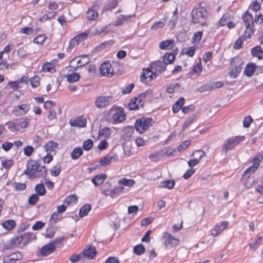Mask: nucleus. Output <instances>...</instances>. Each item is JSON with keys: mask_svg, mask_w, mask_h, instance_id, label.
<instances>
[{"mask_svg": "<svg viewBox=\"0 0 263 263\" xmlns=\"http://www.w3.org/2000/svg\"><path fill=\"white\" fill-rule=\"evenodd\" d=\"M47 169L45 166L39 165L37 162L31 161L27 165V169L24 173L29 176L30 178H39L45 176Z\"/></svg>", "mask_w": 263, "mask_h": 263, "instance_id": "nucleus-1", "label": "nucleus"}, {"mask_svg": "<svg viewBox=\"0 0 263 263\" xmlns=\"http://www.w3.org/2000/svg\"><path fill=\"white\" fill-rule=\"evenodd\" d=\"M207 17L208 12L203 7L196 8L192 10V22L194 24H198L202 26H207Z\"/></svg>", "mask_w": 263, "mask_h": 263, "instance_id": "nucleus-2", "label": "nucleus"}, {"mask_svg": "<svg viewBox=\"0 0 263 263\" xmlns=\"http://www.w3.org/2000/svg\"><path fill=\"white\" fill-rule=\"evenodd\" d=\"M242 20L246 27L245 30L246 36L250 39L254 31L253 29L254 19L253 16L248 12H246L242 16Z\"/></svg>", "mask_w": 263, "mask_h": 263, "instance_id": "nucleus-3", "label": "nucleus"}, {"mask_svg": "<svg viewBox=\"0 0 263 263\" xmlns=\"http://www.w3.org/2000/svg\"><path fill=\"white\" fill-rule=\"evenodd\" d=\"M245 139V137L238 136L228 138L226 143L223 145L222 152L227 153L232 150L235 146Z\"/></svg>", "mask_w": 263, "mask_h": 263, "instance_id": "nucleus-4", "label": "nucleus"}, {"mask_svg": "<svg viewBox=\"0 0 263 263\" xmlns=\"http://www.w3.org/2000/svg\"><path fill=\"white\" fill-rule=\"evenodd\" d=\"M34 235L30 233H26L24 234L15 237L11 239V242L15 246H26L31 240L35 239Z\"/></svg>", "mask_w": 263, "mask_h": 263, "instance_id": "nucleus-5", "label": "nucleus"}, {"mask_svg": "<svg viewBox=\"0 0 263 263\" xmlns=\"http://www.w3.org/2000/svg\"><path fill=\"white\" fill-rule=\"evenodd\" d=\"M243 64L242 60L239 58L236 57L231 60L229 74L232 78H236L238 76L241 70Z\"/></svg>", "mask_w": 263, "mask_h": 263, "instance_id": "nucleus-6", "label": "nucleus"}, {"mask_svg": "<svg viewBox=\"0 0 263 263\" xmlns=\"http://www.w3.org/2000/svg\"><path fill=\"white\" fill-rule=\"evenodd\" d=\"M109 112V114L112 115L115 123H120L125 120V114L123 111L120 110L117 106H114L110 109Z\"/></svg>", "mask_w": 263, "mask_h": 263, "instance_id": "nucleus-7", "label": "nucleus"}, {"mask_svg": "<svg viewBox=\"0 0 263 263\" xmlns=\"http://www.w3.org/2000/svg\"><path fill=\"white\" fill-rule=\"evenodd\" d=\"M152 121L151 118H143L137 120L135 124V128L138 132L143 133L151 125Z\"/></svg>", "mask_w": 263, "mask_h": 263, "instance_id": "nucleus-8", "label": "nucleus"}, {"mask_svg": "<svg viewBox=\"0 0 263 263\" xmlns=\"http://www.w3.org/2000/svg\"><path fill=\"white\" fill-rule=\"evenodd\" d=\"M228 226L229 222L227 221H222L217 223L211 230V235L213 237L219 236L222 232L228 228Z\"/></svg>", "mask_w": 263, "mask_h": 263, "instance_id": "nucleus-9", "label": "nucleus"}, {"mask_svg": "<svg viewBox=\"0 0 263 263\" xmlns=\"http://www.w3.org/2000/svg\"><path fill=\"white\" fill-rule=\"evenodd\" d=\"M113 99L112 96H100L95 101V105L98 108H105L110 105Z\"/></svg>", "mask_w": 263, "mask_h": 263, "instance_id": "nucleus-10", "label": "nucleus"}, {"mask_svg": "<svg viewBox=\"0 0 263 263\" xmlns=\"http://www.w3.org/2000/svg\"><path fill=\"white\" fill-rule=\"evenodd\" d=\"M263 159V155L262 154H258L256 155L253 160V165L250 166L248 169H247L243 173V175L250 173H254L256 170L258 168L260 162Z\"/></svg>", "mask_w": 263, "mask_h": 263, "instance_id": "nucleus-11", "label": "nucleus"}, {"mask_svg": "<svg viewBox=\"0 0 263 263\" xmlns=\"http://www.w3.org/2000/svg\"><path fill=\"white\" fill-rule=\"evenodd\" d=\"M100 71L103 76L111 77L113 76V68L109 62H105L102 63L100 67Z\"/></svg>", "mask_w": 263, "mask_h": 263, "instance_id": "nucleus-12", "label": "nucleus"}, {"mask_svg": "<svg viewBox=\"0 0 263 263\" xmlns=\"http://www.w3.org/2000/svg\"><path fill=\"white\" fill-rule=\"evenodd\" d=\"M162 239L164 244L166 247L176 246L179 243V240L177 238L172 237L168 233L164 234Z\"/></svg>", "mask_w": 263, "mask_h": 263, "instance_id": "nucleus-13", "label": "nucleus"}, {"mask_svg": "<svg viewBox=\"0 0 263 263\" xmlns=\"http://www.w3.org/2000/svg\"><path fill=\"white\" fill-rule=\"evenodd\" d=\"M29 109L30 105L29 104H23L21 105L15 106L13 113L16 116H21L27 113Z\"/></svg>", "mask_w": 263, "mask_h": 263, "instance_id": "nucleus-14", "label": "nucleus"}, {"mask_svg": "<svg viewBox=\"0 0 263 263\" xmlns=\"http://www.w3.org/2000/svg\"><path fill=\"white\" fill-rule=\"evenodd\" d=\"M23 258L22 254L20 252H14L3 258L4 263H15Z\"/></svg>", "mask_w": 263, "mask_h": 263, "instance_id": "nucleus-15", "label": "nucleus"}, {"mask_svg": "<svg viewBox=\"0 0 263 263\" xmlns=\"http://www.w3.org/2000/svg\"><path fill=\"white\" fill-rule=\"evenodd\" d=\"M86 119L83 117L80 116L76 118L71 119L69 123L71 126L73 127H84L86 125Z\"/></svg>", "mask_w": 263, "mask_h": 263, "instance_id": "nucleus-16", "label": "nucleus"}, {"mask_svg": "<svg viewBox=\"0 0 263 263\" xmlns=\"http://www.w3.org/2000/svg\"><path fill=\"white\" fill-rule=\"evenodd\" d=\"M55 250V246L53 243H49L43 246L40 250V255L43 256H46L52 253Z\"/></svg>", "mask_w": 263, "mask_h": 263, "instance_id": "nucleus-17", "label": "nucleus"}, {"mask_svg": "<svg viewBox=\"0 0 263 263\" xmlns=\"http://www.w3.org/2000/svg\"><path fill=\"white\" fill-rule=\"evenodd\" d=\"M97 251L95 247L89 246L86 247L83 251L82 254L89 259H93L97 254Z\"/></svg>", "mask_w": 263, "mask_h": 263, "instance_id": "nucleus-18", "label": "nucleus"}, {"mask_svg": "<svg viewBox=\"0 0 263 263\" xmlns=\"http://www.w3.org/2000/svg\"><path fill=\"white\" fill-rule=\"evenodd\" d=\"M143 72L141 76V81L143 83H146L151 81L153 79L154 73L149 68L147 69H143Z\"/></svg>", "mask_w": 263, "mask_h": 263, "instance_id": "nucleus-19", "label": "nucleus"}, {"mask_svg": "<svg viewBox=\"0 0 263 263\" xmlns=\"http://www.w3.org/2000/svg\"><path fill=\"white\" fill-rule=\"evenodd\" d=\"M144 103L142 100H139L138 98L136 97L132 99L128 104L129 109L130 110L138 109L139 107H143Z\"/></svg>", "mask_w": 263, "mask_h": 263, "instance_id": "nucleus-20", "label": "nucleus"}, {"mask_svg": "<svg viewBox=\"0 0 263 263\" xmlns=\"http://www.w3.org/2000/svg\"><path fill=\"white\" fill-rule=\"evenodd\" d=\"M77 63V67H82L89 62V60L86 55H82L71 60V63Z\"/></svg>", "mask_w": 263, "mask_h": 263, "instance_id": "nucleus-21", "label": "nucleus"}, {"mask_svg": "<svg viewBox=\"0 0 263 263\" xmlns=\"http://www.w3.org/2000/svg\"><path fill=\"white\" fill-rule=\"evenodd\" d=\"M117 156L107 155L100 159V162L102 166H106L109 165L112 162H115L117 160Z\"/></svg>", "mask_w": 263, "mask_h": 263, "instance_id": "nucleus-22", "label": "nucleus"}, {"mask_svg": "<svg viewBox=\"0 0 263 263\" xmlns=\"http://www.w3.org/2000/svg\"><path fill=\"white\" fill-rule=\"evenodd\" d=\"M107 176L105 174H100L95 176L91 181L96 186H98L101 184L106 179Z\"/></svg>", "mask_w": 263, "mask_h": 263, "instance_id": "nucleus-23", "label": "nucleus"}, {"mask_svg": "<svg viewBox=\"0 0 263 263\" xmlns=\"http://www.w3.org/2000/svg\"><path fill=\"white\" fill-rule=\"evenodd\" d=\"M166 64L163 61H158L153 64L157 72L162 73L166 69Z\"/></svg>", "mask_w": 263, "mask_h": 263, "instance_id": "nucleus-24", "label": "nucleus"}, {"mask_svg": "<svg viewBox=\"0 0 263 263\" xmlns=\"http://www.w3.org/2000/svg\"><path fill=\"white\" fill-rule=\"evenodd\" d=\"M30 119L27 117L21 118L18 120L16 122L19 131L22 129L26 128L29 123Z\"/></svg>", "mask_w": 263, "mask_h": 263, "instance_id": "nucleus-25", "label": "nucleus"}, {"mask_svg": "<svg viewBox=\"0 0 263 263\" xmlns=\"http://www.w3.org/2000/svg\"><path fill=\"white\" fill-rule=\"evenodd\" d=\"M134 129L132 126H127L124 128L123 131V137L125 140L129 139L133 136Z\"/></svg>", "mask_w": 263, "mask_h": 263, "instance_id": "nucleus-26", "label": "nucleus"}, {"mask_svg": "<svg viewBox=\"0 0 263 263\" xmlns=\"http://www.w3.org/2000/svg\"><path fill=\"white\" fill-rule=\"evenodd\" d=\"M184 98L183 97H180L178 101L175 103V104L173 106V111L174 113L177 112L180 108H181L182 106L184 103Z\"/></svg>", "mask_w": 263, "mask_h": 263, "instance_id": "nucleus-27", "label": "nucleus"}, {"mask_svg": "<svg viewBox=\"0 0 263 263\" xmlns=\"http://www.w3.org/2000/svg\"><path fill=\"white\" fill-rule=\"evenodd\" d=\"M58 143L50 141L44 146V148L47 152H52L58 147Z\"/></svg>", "mask_w": 263, "mask_h": 263, "instance_id": "nucleus-28", "label": "nucleus"}, {"mask_svg": "<svg viewBox=\"0 0 263 263\" xmlns=\"http://www.w3.org/2000/svg\"><path fill=\"white\" fill-rule=\"evenodd\" d=\"M83 154V149L81 147H76L71 153V157L73 160L79 158Z\"/></svg>", "mask_w": 263, "mask_h": 263, "instance_id": "nucleus-29", "label": "nucleus"}, {"mask_svg": "<svg viewBox=\"0 0 263 263\" xmlns=\"http://www.w3.org/2000/svg\"><path fill=\"white\" fill-rule=\"evenodd\" d=\"M175 184V181L174 180H169L162 181L160 183L159 187L172 189Z\"/></svg>", "mask_w": 263, "mask_h": 263, "instance_id": "nucleus-30", "label": "nucleus"}, {"mask_svg": "<svg viewBox=\"0 0 263 263\" xmlns=\"http://www.w3.org/2000/svg\"><path fill=\"white\" fill-rule=\"evenodd\" d=\"M91 206L89 204H86L84 205L80 210L79 216L81 217H83L86 216L88 212L91 210Z\"/></svg>", "mask_w": 263, "mask_h": 263, "instance_id": "nucleus-31", "label": "nucleus"}, {"mask_svg": "<svg viewBox=\"0 0 263 263\" xmlns=\"http://www.w3.org/2000/svg\"><path fill=\"white\" fill-rule=\"evenodd\" d=\"M174 43V41L173 40L164 41L160 42L159 47L161 49L166 50L169 49L170 47L171 48Z\"/></svg>", "mask_w": 263, "mask_h": 263, "instance_id": "nucleus-32", "label": "nucleus"}, {"mask_svg": "<svg viewBox=\"0 0 263 263\" xmlns=\"http://www.w3.org/2000/svg\"><path fill=\"white\" fill-rule=\"evenodd\" d=\"M255 70V65L254 64L251 63L247 65L245 70V73L248 77L252 76L254 71Z\"/></svg>", "mask_w": 263, "mask_h": 263, "instance_id": "nucleus-33", "label": "nucleus"}, {"mask_svg": "<svg viewBox=\"0 0 263 263\" xmlns=\"http://www.w3.org/2000/svg\"><path fill=\"white\" fill-rule=\"evenodd\" d=\"M2 226L7 230H11L15 226V222L13 220L9 219L3 222Z\"/></svg>", "mask_w": 263, "mask_h": 263, "instance_id": "nucleus-34", "label": "nucleus"}, {"mask_svg": "<svg viewBox=\"0 0 263 263\" xmlns=\"http://www.w3.org/2000/svg\"><path fill=\"white\" fill-rule=\"evenodd\" d=\"M36 194L38 196H44L46 194V190L42 183L37 184L35 187Z\"/></svg>", "mask_w": 263, "mask_h": 263, "instance_id": "nucleus-35", "label": "nucleus"}, {"mask_svg": "<svg viewBox=\"0 0 263 263\" xmlns=\"http://www.w3.org/2000/svg\"><path fill=\"white\" fill-rule=\"evenodd\" d=\"M252 54L254 57H257L259 59H262V50L260 46H256L252 49Z\"/></svg>", "mask_w": 263, "mask_h": 263, "instance_id": "nucleus-36", "label": "nucleus"}, {"mask_svg": "<svg viewBox=\"0 0 263 263\" xmlns=\"http://www.w3.org/2000/svg\"><path fill=\"white\" fill-rule=\"evenodd\" d=\"M98 16V12L92 9H89L86 12V17L89 20H95Z\"/></svg>", "mask_w": 263, "mask_h": 263, "instance_id": "nucleus-37", "label": "nucleus"}, {"mask_svg": "<svg viewBox=\"0 0 263 263\" xmlns=\"http://www.w3.org/2000/svg\"><path fill=\"white\" fill-rule=\"evenodd\" d=\"M175 56L172 53H166L163 56V61L166 63V65L172 64L175 60Z\"/></svg>", "mask_w": 263, "mask_h": 263, "instance_id": "nucleus-38", "label": "nucleus"}, {"mask_svg": "<svg viewBox=\"0 0 263 263\" xmlns=\"http://www.w3.org/2000/svg\"><path fill=\"white\" fill-rule=\"evenodd\" d=\"M67 80L70 83H74L79 80L80 76L79 73L74 72L72 74H68L67 76Z\"/></svg>", "mask_w": 263, "mask_h": 263, "instance_id": "nucleus-39", "label": "nucleus"}, {"mask_svg": "<svg viewBox=\"0 0 263 263\" xmlns=\"http://www.w3.org/2000/svg\"><path fill=\"white\" fill-rule=\"evenodd\" d=\"M111 133V129L108 127H105L100 130L99 133V136L108 138L110 136Z\"/></svg>", "mask_w": 263, "mask_h": 263, "instance_id": "nucleus-40", "label": "nucleus"}, {"mask_svg": "<svg viewBox=\"0 0 263 263\" xmlns=\"http://www.w3.org/2000/svg\"><path fill=\"white\" fill-rule=\"evenodd\" d=\"M42 69L44 71L52 72L55 71L54 66L52 63L47 62L42 66Z\"/></svg>", "mask_w": 263, "mask_h": 263, "instance_id": "nucleus-41", "label": "nucleus"}, {"mask_svg": "<svg viewBox=\"0 0 263 263\" xmlns=\"http://www.w3.org/2000/svg\"><path fill=\"white\" fill-rule=\"evenodd\" d=\"M196 50V47L195 46L189 47L186 48H184L183 50V52L184 54L188 55L189 57H192L195 54V52Z\"/></svg>", "mask_w": 263, "mask_h": 263, "instance_id": "nucleus-42", "label": "nucleus"}, {"mask_svg": "<svg viewBox=\"0 0 263 263\" xmlns=\"http://www.w3.org/2000/svg\"><path fill=\"white\" fill-rule=\"evenodd\" d=\"M249 38L248 37L246 36V34L245 33L244 35L241 36L238 40L236 41L235 43L233 45V48L235 49H240L242 45V42L245 40V39Z\"/></svg>", "mask_w": 263, "mask_h": 263, "instance_id": "nucleus-43", "label": "nucleus"}, {"mask_svg": "<svg viewBox=\"0 0 263 263\" xmlns=\"http://www.w3.org/2000/svg\"><path fill=\"white\" fill-rule=\"evenodd\" d=\"M180 87V85L179 83L170 84L167 86L166 91L167 92L172 93L177 90Z\"/></svg>", "mask_w": 263, "mask_h": 263, "instance_id": "nucleus-44", "label": "nucleus"}, {"mask_svg": "<svg viewBox=\"0 0 263 263\" xmlns=\"http://www.w3.org/2000/svg\"><path fill=\"white\" fill-rule=\"evenodd\" d=\"M6 124L8 126V129L12 132H16L19 131L18 128L17 127V124L16 122L13 121H8L6 123Z\"/></svg>", "mask_w": 263, "mask_h": 263, "instance_id": "nucleus-45", "label": "nucleus"}, {"mask_svg": "<svg viewBox=\"0 0 263 263\" xmlns=\"http://www.w3.org/2000/svg\"><path fill=\"white\" fill-rule=\"evenodd\" d=\"M118 183L127 186H132L134 184V181L133 179L122 178L118 181Z\"/></svg>", "mask_w": 263, "mask_h": 263, "instance_id": "nucleus-46", "label": "nucleus"}, {"mask_svg": "<svg viewBox=\"0 0 263 263\" xmlns=\"http://www.w3.org/2000/svg\"><path fill=\"white\" fill-rule=\"evenodd\" d=\"M196 116L194 115H193L192 116L187 118L182 126V130H185L192 123H193L195 119H196Z\"/></svg>", "mask_w": 263, "mask_h": 263, "instance_id": "nucleus-47", "label": "nucleus"}, {"mask_svg": "<svg viewBox=\"0 0 263 263\" xmlns=\"http://www.w3.org/2000/svg\"><path fill=\"white\" fill-rule=\"evenodd\" d=\"M257 180L254 178L253 177L251 179L249 178L247 180H245L244 185L247 188H251L252 186H253L254 184L257 183Z\"/></svg>", "mask_w": 263, "mask_h": 263, "instance_id": "nucleus-48", "label": "nucleus"}, {"mask_svg": "<svg viewBox=\"0 0 263 263\" xmlns=\"http://www.w3.org/2000/svg\"><path fill=\"white\" fill-rule=\"evenodd\" d=\"M11 185L15 189L16 191H17L24 190L26 187V185L25 183H17L16 182H12Z\"/></svg>", "mask_w": 263, "mask_h": 263, "instance_id": "nucleus-49", "label": "nucleus"}, {"mask_svg": "<svg viewBox=\"0 0 263 263\" xmlns=\"http://www.w3.org/2000/svg\"><path fill=\"white\" fill-rule=\"evenodd\" d=\"M161 157V154L160 152H157L154 153H152L149 155V158L151 160L154 162H157L159 161Z\"/></svg>", "mask_w": 263, "mask_h": 263, "instance_id": "nucleus-50", "label": "nucleus"}, {"mask_svg": "<svg viewBox=\"0 0 263 263\" xmlns=\"http://www.w3.org/2000/svg\"><path fill=\"white\" fill-rule=\"evenodd\" d=\"M145 251L144 247L142 245H138L134 247V252L138 255H141Z\"/></svg>", "mask_w": 263, "mask_h": 263, "instance_id": "nucleus-51", "label": "nucleus"}, {"mask_svg": "<svg viewBox=\"0 0 263 263\" xmlns=\"http://www.w3.org/2000/svg\"><path fill=\"white\" fill-rule=\"evenodd\" d=\"M110 220L112 222L113 225L115 229L119 227V219L117 217L116 214H112L109 217Z\"/></svg>", "mask_w": 263, "mask_h": 263, "instance_id": "nucleus-52", "label": "nucleus"}, {"mask_svg": "<svg viewBox=\"0 0 263 263\" xmlns=\"http://www.w3.org/2000/svg\"><path fill=\"white\" fill-rule=\"evenodd\" d=\"M78 200V197L76 195H70L67 197L64 200V203H67V205L71 203L76 202Z\"/></svg>", "mask_w": 263, "mask_h": 263, "instance_id": "nucleus-53", "label": "nucleus"}, {"mask_svg": "<svg viewBox=\"0 0 263 263\" xmlns=\"http://www.w3.org/2000/svg\"><path fill=\"white\" fill-rule=\"evenodd\" d=\"M191 144V141L190 140H185L182 142L179 146H178L176 148L177 151L181 152L185 148H186Z\"/></svg>", "mask_w": 263, "mask_h": 263, "instance_id": "nucleus-54", "label": "nucleus"}, {"mask_svg": "<svg viewBox=\"0 0 263 263\" xmlns=\"http://www.w3.org/2000/svg\"><path fill=\"white\" fill-rule=\"evenodd\" d=\"M205 152L201 149L197 150L195 151L193 154V156H195L196 159H197L199 161H200L202 158L205 156Z\"/></svg>", "mask_w": 263, "mask_h": 263, "instance_id": "nucleus-55", "label": "nucleus"}, {"mask_svg": "<svg viewBox=\"0 0 263 263\" xmlns=\"http://www.w3.org/2000/svg\"><path fill=\"white\" fill-rule=\"evenodd\" d=\"M93 146V141L91 139H88L84 142L83 148L86 151L90 150Z\"/></svg>", "mask_w": 263, "mask_h": 263, "instance_id": "nucleus-56", "label": "nucleus"}, {"mask_svg": "<svg viewBox=\"0 0 263 263\" xmlns=\"http://www.w3.org/2000/svg\"><path fill=\"white\" fill-rule=\"evenodd\" d=\"M122 187H116L109 191V196L112 198L115 197L117 195L122 192Z\"/></svg>", "mask_w": 263, "mask_h": 263, "instance_id": "nucleus-57", "label": "nucleus"}, {"mask_svg": "<svg viewBox=\"0 0 263 263\" xmlns=\"http://www.w3.org/2000/svg\"><path fill=\"white\" fill-rule=\"evenodd\" d=\"M39 197L36 194H32L28 199V203L30 205H34L39 200Z\"/></svg>", "mask_w": 263, "mask_h": 263, "instance_id": "nucleus-58", "label": "nucleus"}, {"mask_svg": "<svg viewBox=\"0 0 263 263\" xmlns=\"http://www.w3.org/2000/svg\"><path fill=\"white\" fill-rule=\"evenodd\" d=\"M88 35V33L86 32H83L75 36L74 38L78 41V43H79L80 42L86 39Z\"/></svg>", "mask_w": 263, "mask_h": 263, "instance_id": "nucleus-59", "label": "nucleus"}, {"mask_svg": "<svg viewBox=\"0 0 263 263\" xmlns=\"http://www.w3.org/2000/svg\"><path fill=\"white\" fill-rule=\"evenodd\" d=\"M112 44V41H108L106 42H104L102 43H101L100 45L97 47L96 50L98 51H100L102 49L105 48V47L107 46H111Z\"/></svg>", "mask_w": 263, "mask_h": 263, "instance_id": "nucleus-60", "label": "nucleus"}, {"mask_svg": "<svg viewBox=\"0 0 263 263\" xmlns=\"http://www.w3.org/2000/svg\"><path fill=\"white\" fill-rule=\"evenodd\" d=\"M40 78L37 76H34L30 79V83L33 87H36L40 84Z\"/></svg>", "mask_w": 263, "mask_h": 263, "instance_id": "nucleus-61", "label": "nucleus"}, {"mask_svg": "<svg viewBox=\"0 0 263 263\" xmlns=\"http://www.w3.org/2000/svg\"><path fill=\"white\" fill-rule=\"evenodd\" d=\"M202 36V31H197L194 34V37L192 39V42L198 43L200 42Z\"/></svg>", "mask_w": 263, "mask_h": 263, "instance_id": "nucleus-62", "label": "nucleus"}, {"mask_svg": "<svg viewBox=\"0 0 263 263\" xmlns=\"http://www.w3.org/2000/svg\"><path fill=\"white\" fill-rule=\"evenodd\" d=\"M61 218V216L60 214L57 212H54L50 217V221H52L54 223L57 222L60 218Z\"/></svg>", "mask_w": 263, "mask_h": 263, "instance_id": "nucleus-63", "label": "nucleus"}, {"mask_svg": "<svg viewBox=\"0 0 263 263\" xmlns=\"http://www.w3.org/2000/svg\"><path fill=\"white\" fill-rule=\"evenodd\" d=\"M46 39V37L44 35H39L36 37L34 39L33 42L38 44H42L44 43Z\"/></svg>", "mask_w": 263, "mask_h": 263, "instance_id": "nucleus-64", "label": "nucleus"}]
</instances>
